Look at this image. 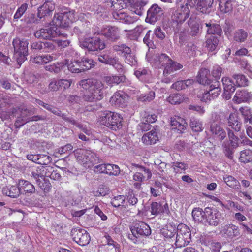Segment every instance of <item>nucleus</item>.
Wrapping results in <instances>:
<instances>
[{
	"label": "nucleus",
	"instance_id": "obj_27",
	"mask_svg": "<svg viewBox=\"0 0 252 252\" xmlns=\"http://www.w3.org/2000/svg\"><path fill=\"white\" fill-rule=\"evenodd\" d=\"M127 96L123 92H116L110 98V101L115 105L122 106L127 101Z\"/></svg>",
	"mask_w": 252,
	"mask_h": 252
},
{
	"label": "nucleus",
	"instance_id": "obj_35",
	"mask_svg": "<svg viewBox=\"0 0 252 252\" xmlns=\"http://www.w3.org/2000/svg\"><path fill=\"white\" fill-rule=\"evenodd\" d=\"M239 111L244 120L245 124H252V110L248 107H241L239 108Z\"/></svg>",
	"mask_w": 252,
	"mask_h": 252
},
{
	"label": "nucleus",
	"instance_id": "obj_28",
	"mask_svg": "<svg viewBox=\"0 0 252 252\" xmlns=\"http://www.w3.org/2000/svg\"><path fill=\"white\" fill-rule=\"evenodd\" d=\"M187 24L190 28V34L192 36L198 35L200 33L199 25L197 21L196 17L193 14L191 15L187 21Z\"/></svg>",
	"mask_w": 252,
	"mask_h": 252
},
{
	"label": "nucleus",
	"instance_id": "obj_10",
	"mask_svg": "<svg viewBox=\"0 0 252 252\" xmlns=\"http://www.w3.org/2000/svg\"><path fill=\"white\" fill-rule=\"evenodd\" d=\"M78 161L86 168H89L98 161V158L96 154L90 151L80 150L76 153Z\"/></svg>",
	"mask_w": 252,
	"mask_h": 252
},
{
	"label": "nucleus",
	"instance_id": "obj_48",
	"mask_svg": "<svg viewBox=\"0 0 252 252\" xmlns=\"http://www.w3.org/2000/svg\"><path fill=\"white\" fill-rule=\"evenodd\" d=\"M192 216L193 219L198 222L202 221L205 219V210L200 208H195L192 210Z\"/></svg>",
	"mask_w": 252,
	"mask_h": 252
},
{
	"label": "nucleus",
	"instance_id": "obj_50",
	"mask_svg": "<svg viewBox=\"0 0 252 252\" xmlns=\"http://www.w3.org/2000/svg\"><path fill=\"white\" fill-rule=\"evenodd\" d=\"M120 173L119 167L115 164H107L105 174L109 175L118 176Z\"/></svg>",
	"mask_w": 252,
	"mask_h": 252
},
{
	"label": "nucleus",
	"instance_id": "obj_39",
	"mask_svg": "<svg viewBox=\"0 0 252 252\" xmlns=\"http://www.w3.org/2000/svg\"><path fill=\"white\" fill-rule=\"evenodd\" d=\"M65 64L67 66L68 70L73 73H78L81 72V68H80V63L79 60H74L73 61L72 59L69 61V59L65 60Z\"/></svg>",
	"mask_w": 252,
	"mask_h": 252
},
{
	"label": "nucleus",
	"instance_id": "obj_44",
	"mask_svg": "<svg viewBox=\"0 0 252 252\" xmlns=\"http://www.w3.org/2000/svg\"><path fill=\"white\" fill-rule=\"evenodd\" d=\"M188 98L181 94H175L170 95L168 98V101L172 104H177L183 102Z\"/></svg>",
	"mask_w": 252,
	"mask_h": 252
},
{
	"label": "nucleus",
	"instance_id": "obj_5",
	"mask_svg": "<svg viewBox=\"0 0 252 252\" xmlns=\"http://www.w3.org/2000/svg\"><path fill=\"white\" fill-rule=\"evenodd\" d=\"M76 19L74 11L66 9L62 13L55 14L52 23V25L56 26L61 30L62 28L69 27Z\"/></svg>",
	"mask_w": 252,
	"mask_h": 252
},
{
	"label": "nucleus",
	"instance_id": "obj_41",
	"mask_svg": "<svg viewBox=\"0 0 252 252\" xmlns=\"http://www.w3.org/2000/svg\"><path fill=\"white\" fill-rule=\"evenodd\" d=\"M222 82L223 86L224 91L234 92L235 90V86L233 80L229 77H223Z\"/></svg>",
	"mask_w": 252,
	"mask_h": 252
},
{
	"label": "nucleus",
	"instance_id": "obj_37",
	"mask_svg": "<svg viewBox=\"0 0 252 252\" xmlns=\"http://www.w3.org/2000/svg\"><path fill=\"white\" fill-rule=\"evenodd\" d=\"M144 30L145 28L143 26H138L133 30H125V31L127 32L126 35L129 39L132 40H137Z\"/></svg>",
	"mask_w": 252,
	"mask_h": 252
},
{
	"label": "nucleus",
	"instance_id": "obj_52",
	"mask_svg": "<svg viewBox=\"0 0 252 252\" xmlns=\"http://www.w3.org/2000/svg\"><path fill=\"white\" fill-rule=\"evenodd\" d=\"M248 36L247 32L244 30L239 29L236 31L234 35V39L238 42H244Z\"/></svg>",
	"mask_w": 252,
	"mask_h": 252
},
{
	"label": "nucleus",
	"instance_id": "obj_33",
	"mask_svg": "<svg viewBox=\"0 0 252 252\" xmlns=\"http://www.w3.org/2000/svg\"><path fill=\"white\" fill-rule=\"evenodd\" d=\"M228 126L236 131H239L241 127V123L238 116L235 113H231L228 118Z\"/></svg>",
	"mask_w": 252,
	"mask_h": 252
},
{
	"label": "nucleus",
	"instance_id": "obj_3",
	"mask_svg": "<svg viewBox=\"0 0 252 252\" xmlns=\"http://www.w3.org/2000/svg\"><path fill=\"white\" fill-rule=\"evenodd\" d=\"M148 61L155 67H164L163 75L164 76L168 75L183 67L182 64L173 61L166 54L156 55L153 59Z\"/></svg>",
	"mask_w": 252,
	"mask_h": 252
},
{
	"label": "nucleus",
	"instance_id": "obj_61",
	"mask_svg": "<svg viewBox=\"0 0 252 252\" xmlns=\"http://www.w3.org/2000/svg\"><path fill=\"white\" fill-rule=\"evenodd\" d=\"M125 197L123 195H119L115 197L111 201L112 205L115 207H118L123 205Z\"/></svg>",
	"mask_w": 252,
	"mask_h": 252
},
{
	"label": "nucleus",
	"instance_id": "obj_7",
	"mask_svg": "<svg viewBox=\"0 0 252 252\" xmlns=\"http://www.w3.org/2000/svg\"><path fill=\"white\" fill-rule=\"evenodd\" d=\"M100 119L102 125L113 130H116L122 127V118L117 113H104Z\"/></svg>",
	"mask_w": 252,
	"mask_h": 252
},
{
	"label": "nucleus",
	"instance_id": "obj_45",
	"mask_svg": "<svg viewBox=\"0 0 252 252\" xmlns=\"http://www.w3.org/2000/svg\"><path fill=\"white\" fill-rule=\"evenodd\" d=\"M219 40L214 36H211L206 41V47L209 51H215L218 45Z\"/></svg>",
	"mask_w": 252,
	"mask_h": 252
},
{
	"label": "nucleus",
	"instance_id": "obj_26",
	"mask_svg": "<svg viewBox=\"0 0 252 252\" xmlns=\"http://www.w3.org/2000/svg\"><path fill=\"white\" fill-rule=\"evenodd\" d=\"M252 95L250 93L246 90L237 91L233 98V101L236 104H240L247 102L251 98Z\"/></svg>",
	"mask_w": 252,
	"mask_h": 252
},
{
	"label": "nucleus",
	"instance_id": "obj_56",
	"mask_svg": "<svg viewBox=\"0 0 252 252\" xmlns=\"http://www.w3.org/2000/svg\"><path fill=\"white\" fill-rule=\"evenodd\" d=\"M64 65L63 63H58L51 65H47L45 66V69L47 71L50 72H54L55 73H58L61 69V68Z\"/></svg>",
	"mask_w": 252,
	"mask_h": 252
},
{
	"label": "nucleus",
	"instance_id": "obj_4",
	"mask_svg": "<svg viewBox=\"0 0 252 252\" xmlns=\"http://www.w3.org/2000/svg\"><path fill=\"white\" fill-rule=\"evenodd\" d=\"M190 9L188 0L185 4L180 5L172 14L171 21L172 26L178 28L183 24L190 16Z\"/></svg>",
	"mask_w": 252,
	"mask_h": 252
},
{
	"label": "nucleus",
	"instance_id": "obj_11",
	"mask_svg": "<svg viewBox=\"0 0 252 252\" xmlns=\"http://www.w3.org/2000/svg\"><path fill=\"white\" fill-rule=\"evenodd\" d=\"M131 234L128 235V238L133 243L137 242V238L140 236H148L151 231L149 226L143 222L136 224L130 228Z\"/></svg>",
	"mask_w": 252,
	"mask_h": 252
},
{
	"label": "nucleus",
	"instance_id": "obj_21",
	"mask_svg": "<svg viewBox=\"0 0 252 252\" xmlns=\"http://www.w3.org/2000/svg\"><path fill=\"white\" fill-rule=\"evenodd\" d=\"M55 4L51 1H46L38 8L37 17L40 19L50 16L55 9Z\"/></svg>",
	"mask_w": 252,
	"mask_h": 252
},
{
	"label": "nucleus",
	"instance_id": "obj_13",
	"mask_svg": "<svg viewBox=\"0 0 252 252\" xmlns=\"http://www.w3.org/2000/svg\"><path fill=\"white\" fill-rule=\"evenodd\" d=\"M80 46L92 51L101 50L105 48V43L98 37L86 38L80 41Z\"/></svg>",
	"mask_w": 252,
	"mask_h": 252
},
{
	"label": "nucleus",
	"instance_id": "obj_29",
	"mask_svg": "<svg viewBox=\"0 0 252 252\" xmlns=\"http://www.w3.org/2000/svg\"><path fill=\"white\" fill-rule=\"evenodd\" d=\"M171 125L172 129H177L179 132L182 133L186 129L187 123L184 119L181 117H177L171 119Z\"/></svg>",
	"mask_w": 252,
	"mask_h": 252
},
{
	"label": "nucleus",
	"instance_id": "obj_55",
	"mask_svg": "<svg viewBox=\"0 0 252 252\" xmlns=\"http://www.w3.org/2000/svg\"><path fill=\"white\" fill-rule=\"evenodd\" d=\"M172 167L176 173H181L185 171L188 167V165L184 162H175L172 163Z\"/></svg>",
	"mask_w": 252,
	"mask_h": 252
},
{
	"label": "nucleus",
	"instance_id": "obj_62",
	"mask_svg": "<svg viewBox=\"0 0 252 252\" xmlns=\"http://www.w3.org/2000/svg\"><path fill=\"white\" fill-rule=\"evenodd\" d=\"M109 192V189L106 188L104 186L100 187L96 191H94V194L95 196H104L108 194Z\"/></svg>",
	"mask_w": 252,
	"mask_h": 252
},
{
	"label": "nucleus",
	"instance_id": "obj_58",
	"mask_svg": "<svg viewBox=\"0 0 252 252\" xmlns=\"http://www.w3.org/2000/svg\"><path fill=\"white\" fill-rule=\"evenodd\" d=\"M163 235L167 238H172L175 234H177V229L172 226H167L162 230Z\"/></svg>",
	"mask_w": 252,
	"mask_h": 252
},
{
	"label": "nucleus",
	"instance_id": "obj_38",
	"mask_svg": "<svg viewBox=\"0 0 252 252\" xmlns=\"http://www.w3.org/2000/svg\"><path fill=\"white\" fill-rule=\"evenodd\" d=\"M219 9L222 13H227L232 11L233 4L232 0H218Z\"/></svg>",
	"mask_w": 252,
	"mask_h": 252
},
{
	"label": "nucleus",
	"instance_id": "obj_30",
	"mask_svg": "<svg viewBox=\"0 0 252 252\" xmlns=\"http://www.w3.org/2000/svg\"><path fill=\"white\" fill-rule=\"evenodd\" d=\"M18 186L20 193L22 191L25 192V193H33L35 192V189L34 186L27 180H19Z\"/></svg>",
	"mask_w": 252,
	"mask_h": 252
},
{
	"label": "nucleus",
	"instance_id": "obj_63",
	"mask_svg": "<svg viewBox=\"0 0 252 252\" xmlns=\"http://www.w3.org/2000/svg\"><path fill=\"white\" fill-rule=\"evenodd\" d=\"M222 72V68L218 65H215L213 67L212 71V76L216 79H220Z\"/></svg>",
	"mask_w": 252,
	"mask_h": 252
},
{
	"label": "nucleus",
	"instance_id": "obj_1",
	"mask_svg": "<svg viewBox=\"0 0 252 252\" xmlns=\"http://www.w3.org/2000/svg\"><path fill=\"white\" fill-rule=\"evenodd\" d=\"M111 7L115 10L113 13V17L120 22L127 24H132L138 19L136 16L127 15L121 10L124 8H129L130 10L138 16H141L144 12V6L146 2L143 0H111Z\"/></svg>",
	"mask_w": 252,
	"mask_h": 252
},
{
	"label": "nucleus",
	"instance_id": "obj_46",
	"mask_svg": "<svg viewBox=\"0 0 252 252\" xmlns=\"http://www.w3.org/2000/svg\"><path fill=\"white\" fill-rule=\"evenodd\" d=\"M223 180L230 187L234 189H239L240 185L239 181L232 176L226 175L223 176Z\"/></svg>",
	"mask_w": 252,
	"mask_h": 252
},
{
	"label": "nucleus",
	"instance_id": "obj_32",
	"mask_svg": "<svg viewBox=\"0 0 252 252\" xmlns=\"http://www.w3.org/2000/svg\"><path fill=\"white\" fill-rule=\"evenodd\" d=\"M2 193L11 198H17L20 194L19 186L8 185L2 189Z\"/></svg>",
	"mask_w": 252,
	"mask_h": 252
},
{
	"label": "nucleus",
	"instance_id": "obj_51",
	"mask_svg": "<svg viewBox=\"0 0 252 252\" xmlns=\"http://www.w3.org/2000/svg\"><path fill=\"white\" fill-rule=\"evenodd\" d=\"M190 126L192 130L195 132H200L203 129L202 123L194 118L190 120Z\"/></svg>",
	"mask_w": 252,
	"mask_h": 252
},
{
	"label": "nucleus",
	"instance_id": "obj_57",
	"mask_svg": "<svg viewBox=\"0 0 252 252\" xmlns=\"http://www.w3.org/2000/svg\"><path fill=\"white\" fill-rule=\"evenodd\" d=\"M113 49L116 52H120L122 53H131L130 48L124 44H119L113 46Z\"/></svg>",
	"mask_w": 252,
	"mask_h": 252
},
{
	"label": "nucleus",
	"instance_id": "obj_15",
	"mask_svg": "<svg viewBox=\"0 0 252 252\" xmlns=\"http://www.w3.org/2000/svg\"><path fill=\"white\" fill-rule=\"evenodd\" d=\"M220 88L219 82L216 81L215 84H212L209 87L208 91L205 92L201 95H199V98L202 102L208 103L218 96L220 93Z\"/></svg>",
	"mask_w": 252,
	"mask_h": 252
},
{
	"label": "nucleus",
	"instance_id": "obj_24",
	"mask_svg": "<svg viewBox=\"0 0 252 252\" xmlns=\"http://www.w3.org/2000/svg\"><path fill=\"white\" fill-rule=\"evenodd\" d=\"M152 176V173L149 169L140 166L139 171L136 172L133 176L134 181L138 182H142L149 179Z\"/></svg>",
	"mask_w": 252,
	"mask_h": 252
},
{
	"label": "nucleus",
	"instance_id": "obj_47",
	"mask_svg": "<svg viewBox=\"0 0 252 252\" xmlns=\"http://www.w3.org/2000/svg\"><path fill=\"white\" fill-rule=\"evenodd\" d=\"M239 159L241 162L247 163L252 161V150L246 149L241 152Z\"/></svg>",
	"mask_w": 252,
	"mask_h": 252
},
{
	"label": "nucleus",
	"instance_id": "obj_53",
	"mask_svg": "<svg viewBox=\"0 0 252 252\" xmlns=\"http://www.w3.org/2000/svg\"><path fill=\"white\" fill-rule=\"evenodd\" d=\"M155 93L153 91H150L148 93L141 94L138 97V100L141 102H149L154 99Z\"/></svg>",
	"mask_w": 252,
	"mask_h": 252
},
{
	"label": "nucleus",
	"instance_id": "obj_36",
	"mask_svg": "<svg viewBox=\"0 0 252 252\" xmlns=\"http://www.w3.org/2000/svg\"><path fill=\"white\" fill-rule=\"evenodd\" d=\"M104 80L108 85L113 86L124 82L126 77L123 75H110L104 77Z\"/></svg>",
	"mask_w": 252,
	"mask_h": 252
},
{
	"label": "nucleus",
	"instance_id": "obj_16",
	"mask_svg": "<svg viewBox=\"0 0 252 252\" xmlns=\"http://www.w3.org/2000/svg\"><path fill=\"white\" fill-rule=\"evenodd\" d=\"M190 8L195 9L202 13H209L214 2V0H188Z\"/></svg>",
	"mask_w": 252,
	"mask_h": 252
},
{
	"label": "nucleus",
	"instance_id": "obj_49",
	"mask_svg": "<svg viewBox=\"0 0 252 252\" xmlns=\"http://www.w3.org/2000/svg\"><path fill=\"white\" fill-rule=\"evenodd\" d=\"M79 63L81 71L90 69L94 65V61L87 58H82Z\"/></svg>",
	"mask_w": 252,
	"mask_h": 252
},
{
	"label": "nucleus",
	"instance_id": "obj_22",
	"mask_svg": "<svg viewBox=\"0 0 252 252\" xmlns=\"http://www.w3.org/2000/svg\"><path fill=\"white\" fill-rule=\"evenodd\" d=\"M150 211L151 215L157 216L160 213H165L169 214V210L168 205L167 203H165L163 206L158 202H152L151 204Z\"/></svg>",
	"mask_w": 252,
	"mask_h": 252
},
{
	"label": "nucleus",
	"instance_id": "obj_8",
	"mask_svg": "<svg viewBox=\"0 0 252 252\" xmlns=\"http://www.w3.org/2000/svg\"><path fill=\"white\" fill-rule=\"evenodd\" d=\"M12 44L14 49V58L18 63H22L28 55L29 43L27 40L16 38L13 39Z\"/></svg>",
	"mask_w": 252,
	"mask_h": 252
},
{
	"label": "nucleus",
	"instance_id": "obj_60",
	"mask_svg": "<svg viewBox=\"0 0 252 252\" xmlns=\"http://www.w3.org/2000/svg\"><path fill=\"white\" fill-rule=\"evenodd\" d=\"M125 62L131 66L135 65L136 63V60L134 55L130 53H126L124 55Z\"/></svg>",
	"mask_w": 252,
	"mask_h": 252
},
{
	"label": "nucleus",
	"instance_id": "obj_19",
	"mask_svg": "<svg viewBox=\"0 0 252 252\" xmlns=\"http://www.w3.org/2000/svg\"><path fill=\"white\" fill-rule=\"evenodd\" d=\"M71 234L74 241L81 246H85L90 242V235L84 229L74 228Z\"/></svg>",
	"mask_w": 252,
	"mask_h": 252
},
{
	"label": "nucleus",
	"instance_id": "obj_54",
	"mask_svg": "<svg viewBox=\"0 0 252 252\" xmlns=\"http://www.w3.org/2000/svg\"><path fill=\"white\" fill-rule=\"evenodd\" d=\"M233 77L238 86L245 87L248 85V80L244 75L238 74L234 75Z\"/></svg>",
	"mask_w": 252,
	"mask_h": 252
},
{
	"label": "nucleus",
	"instance_id": "obj_20",
	"mask_svg": "<svg viewBox=\"0 0 252 252\" xmlns=\"http://www.w3.org/2000/svg\"><path fill=\"white\" fill-rule=\"evenodd\" d=\"M101 34L111 41H116L120 38V30L115 26H108L101 30Z\"/></svg>",
	"mask_w": 252,
	"mask_h": 252
},
{
	"label": "nucleus",
	"instance_id": "obj_40",
	"mask_svg": "<svg viewBox=\"0 0 252 252\" xmlns=\"http://www.w3.org/2000/svg\"><path fill=\"white\" fill-rule=\"evenodd\" d=\"M205 25L207 28L208 34L220 35L221 33L222 30L219 25L209 22L205 23Z\"/></svg>",
	"mask_w": 252,
	"mask_h": 252
},
{
	"label": "nucleus",
	"instance_id": "obj_12",
	"mask_svg": "<svg viewBox=\"0 0 252 252\" xmlns=\"http://www.w3.org/2000/svg\"><path fill=\"white\" fill-rule=\"evenodd\" d=\"M227 131L229 143L228 142H224L222 144V148L225 156L229 158L232 159L234 153L233 149L239 146V139L234 135L233 132L230 129H228Z\"/></svg>",
	"mask_w": 252,
	"mask_h": 252
},
{
	"label": "nucleus",
	"instance_id": "obj_64",
	"mask_svg": "<svg viewBox=\"0 0 252 252\" xmlns=\"http://www.w3.org/2000/svg\"><path fill=\"white\" fill-rule=\"evenodd\" d=\"M71 84V80L60 79L58 80V85L59 88H63V89H66L70 87Z\"/></svg>",
	"mask_w": 252,
	"mask_h": 252
},
{
	"label": "nucleus",
	"instance_id": "obj_9",
	"mask_svg": "<svg viewBox=\"0 0 252 252\" xmlns=\"http://www.w3.org/2000/svg\"><path fill=\"white\" fill-rule=\"evenodd\" d=\"M191 240V232L189 228L185 224H180L177 228V234L175 244L181 248L187 245Z\"/></svg>",
	"mask_w": 252,
	"mask_h": 252
},
{
	"label": "nucleus",
	"instance_id": "obj_42",
	"mask_svg": "<svg viewBox=\"0 0 252 252\" xmlns=\"http://www.w3.org/2000/svg\"><path fill=\"white\" fill-rule=\"evenodd\" d=\"M209 74V71L206 68H202L199 72L197 76L198 82L202 85H206L209 83V80L208 78V75Z\"/></svg>",
	"mask_w": 252,
	"mask_h": 252
},
{
	"label": "nucleus",
	"instance_id": "obj_2",
	"mask_svg": "<svg viewBox=\"0 0 252 252\" xmlns=\"http://www.w3.org/2000/svg\"><path fill=\"white\" fill-rule=\"evenodd\" d=\"M78 85L85 91L81 96L84 101L93 102L103 98L104 86L101 82L93 79H83Z\"/></svg>",
	"mask_w": 252,
	"mask_h": 252
},
{
	"label": "nucleus",
	"instance_id": "obj_25",
	"mask_svg": "<svg viewBox=\"0 0 252 252\" xmlns=\"http://www.w3.org/2000/svg\"><path fill=\"white\" fill-rule=\"evenodd\" d=\"M221 232L229 238H233L239 235L238 227L232 224L222 226L221 228Z\"/></svg>",
	"mask_w": 252,
	"mask_h": 252
},
{
	"label": "nucleus",
	"instance_id": "obj_6",
	"mask_svg": "<svg viewBox=\"0 0 252 252\" xmlns=\"http://www.w3.org/2000/svg\"><path fill=\"white\" fill-rule=\"evenodd\" d=\"M36 38L52 39L55 37H65L67 34L60 30L56 26L46 27L37 30L34 33Z\"/></svg>",
	"mask_w": 252,
	"mask_h": 252
},
{
	"label": "nucleus",
	"instance_id": "obj_23",
	"mask_svg": "<svg viewBox=\"0 0 252 252\" xmlns=\"http://www.w3.org/2000/svg\"><path fill=\"white\" fill-rule=\"evenodd\" d=\"M210 131L213 135L221 141L226 137V133L225 130L219 124L212 123L210 127Z\"/></svg>",
	"mask_w": 252,
	"mask_h": 252
},
{
	"label": "nucleus",
	"instance_id": "obj_34",
	"mask_svg": "<svg viewBox=\"0 0 252 252\" xmlns=\"http://www.w3.org/2000/svg\"><path fill=\"white\" fill-rule=\"evenodd\" d=\"M52 170V168L50 166L39 167L36 171H32V176L35 179H38L39 177H42L44 176H49L50 173Z\"/></svg>",
	"mask_w": 252,
	"mask_h": 252
},
{
	"label": "nucleus",
	"instance_id": "obj_59",
	"mask_svg": "<svg viewBox=\"0 0 252 252\" xmlns=\"http://www.w3.org/2000/svg\"><path fill=\"white\" fill-rule=\"evenodd\" d=\"M28 8V5L26 3L23 4L17 10L14 16V19L17 20L21 18L22 15L24 14L25 11L27 10Z\"/></svg>",
	"mask_w": 252,
	"mask_h": 252
},
{
	"label": "nucleus",
	"instance_id": "obj_14",
	"mask_svg": "<svg viewBox=\"0 0 252 252\" xmlns=\"http://www.w3.org/2000/svg\"><path fill=\"white\" fill-rule=\"evenodd\" d=\"M205 222L211 226H217L221 222L223 217L221 212L215 209L209 207L205 208Z\"/></svg>",
	"mask_w": 252,
	"mask_h": 252
},
{
	"label": "nucleus",
	"instance_id": "obj_17",
	"mask_svg": "<svg viewBox=\"0 0 252 252\" xmlns=\"http://www.w3.org/2000/svg\"><path fill=\"white\" fill-rule=\"evenodd\" d=\"M47 107H48L47 110L51 111L53 114L57 116L62 117L64 121L70 123L71 125L76 126L77 127L79 128L87 134H90V131L88 129H87V128L83 126L82 125L79 124L72 117H68L66 114L63 113L61 110L56 108H55L54 107L50 105H49V106Z\"/></svg>",
	"mask_w": 252,
	"mask_h": 252
},
{
	"label": "nucleus",
	"instance_id": "obj_31",
	"mask_svg": "<svg viewBox=\"0 0 252 252\" xmlns=\"http://www.w3.org/2000/svg\"><path fill=\"white\" fill-rule=\"evenodd\" d=\"M158 140V133L153 130L145 134L142 137L143 143L147 145L154 144Z\"/></svg>",
	"mask_w": 252,
	"mask_h": 252
},
{
	"label": "nucleus",
	"instance_id": "obj_18",
	"mask_svg": "<svg viewBox=\"0 0 252 252\" xmlns=\"http://www.w3.org/2000/svg\"><path fill=\"white\" fill-rule=\"evenodd\" d=\"M163 15V11L158 4H153L147 11L146 22L153 24L159 20Z\"/></svg>",
	"mask_w": 252,
	"mask_h": 252
},
{
	"label": "nucleus",
	"instance_id": "obj_43",
	"mask_svg": "<svg viewBox=\"0 0 252 252\" xmlns=\"http://www.w3.org/2000/svg\"><path fill=\"white\" fill-rule=\"evenodd\" d=\"M118 57L108 54H103L99 56L98 60L102 63L112 66L118 59Z\"/></svg>",
	"mask_w": 252,
	"mask_h": 252
}]
</instances>
